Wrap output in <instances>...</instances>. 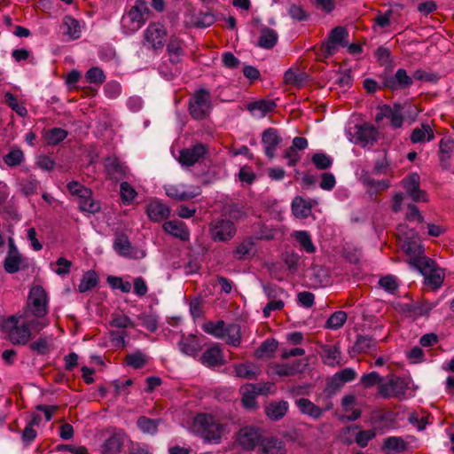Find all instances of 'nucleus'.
Returning a JSON list of instances; mask_svg holds the SVG:
<instances>
[{"label":"nucleus","mask_w":454,"mask_h":454,"mask_svg":"<svg viewBox=\"0 0 454 454\" xmlns=\"http://www.w3.org/2000/svg\"><path fill=\"white\" fill-rule=\"evenodd\" d=\"M192 430L205 442L219 443L225 431V426L208 413H199L193 419Z\"/></svg>","instance_id":"f257e3e1"},{"label":"nucleus","mask_w":454,"mask_h":454,"mask_svg":"<svg viewBox=\"0 0 454 454\" xmlns=\"http://www.w3.org/2000/svg\"><path fill=\"white\" fill-rule=\"evenodd\" d=\"M409 264L418 270L425 278L424 284L436 290L443 283L445 273L439 268L435 262L429 257L411 258Z\"/></svg>","instance_id":"f03ea898"},{"label":"nucleus","mask_w":454,"mask_h":454,"mask_svg":"<svg viewBox=\"0 0 454 454\" xmlns=\"http://www.w3.org/2000/svg\"><path fill=\"white\" fill-rule=\"evenodd\" d=\"M150 11L147 3L136 1L135 4L121 19V27L125 34L130 35L137 31L146 21Z\"/></svg>","instance_id":"7ed1b4c3"},{"label":"nucleus","mask_w":454,"mask_h":454,"mask_svg":"<svg viewBox=\"0 0 454 454\" xmlns=\"http://www.w3.org/2000/svg\"><path fill=\"white\" fill-rule=\"evenodd\" d=\"M190 115L194 120H204L207 118L212 110L211 95L206 89L195 90L191 97L188 105Z\"/></svg>","instance_id":"20e7f679"},{"label":"nucleus","mask_w":454,"mask_h":454,"mask_svg":"<svg viewBox=\"0 0 454 454\" xmlns=\"http://www.w3.org/2000/svg\"><path fill=\"white\" fill-rule=\"evenodd\" d=\"M20 323V317L11 316L3 323V330L8 333V339L13 345H27L31 337V330L25 321Z\"/></svg>","instance_id":"39448f33"},{"label":"nucleus","mask_w":454,"mask_h":454,"mask_svg":"<svg viewBox=\"0 0 454 454\" xmlns=\"http://www.w3.org/2000/svg\"><path fill=\"white\" fill-rule=\"evenodd\" d=\"M238 443L247 450H253L257 446H262L263 451L264 440L262 430L254 426H247L239 429L237 436Z\"/></svg>","instance_id":"423d86ee"},{"label":"nucleus","mask_w":454,"mask_h":454,"mask_svg":"<svg viewBox=\"0 0 454 454\" xmlns=\"http://www.w3.org/2000/svg\"><path fill=\"white\" fill-rule=\"evenodd\" d=\"M167 29L159 22H153L144 31L143 44L153 51L162 50L166 42Z\"/></svg>","instance_id":"0eeeda50"},{"label":"nucleus","mask_w":454,"mask_h":454,"mask_svg":"<svg viewBox=\"0 0 454 454\" xmlns=\"http://www.w3.org/2000/svg\"><path fill=\"white\" fill-rule=\"evenodd\" d=\"M209 232L214 241L226 242L236 234V227L231 220L215 218L209 225Z\"/></svg>","instance_id":"6e6552de"},{"label":"nucleus","mask_w":454,"mask_h":454,"mask_svg":"<svg viewBox=\"0 0 454 454\" xmlns=\"http://www.w3.org/2000/svg\"><path fill=\"white\" fill-rule=\"evenodd\" d=\"M28 306L31 313L36 317H43L47 314V294L41 286L31 288Z\"/></svg>","instance_id":"1a4fd4ad"},{"label":"nucleus","mask_w":454,"mask_h":454,"mask_svg":"<svg viewBox=\"0 0 454 454\" xmlns=\"http://www.w3.org/2000/svg\"><path fill=\"white\" fill-rule=\"evenodd\" d=\"M380 78L382 88L393 91L407 89L412 84V77L409 76L403 68H399L395 75L383 74Z\"/></svg>","instance_id":"9d476101"},{"label":"nucleus","mask_w":454,"mask_h":454,"mask_svg":"<svg viewBox=\"0 0 454 454\" xmlns=\"http://www.w3.org/2000/svg\"><path fill=\"white\" fill-rule=\"evenodd\" d=\"M207 153V147L201 143H198L181 150L178 161L182 166L192 167L203 160Z\"/></svg>","instance_id":"9b49d317"},{"label":"nucleus","mask_w":454,"mask_h":454,"mask_svg":"<svg viewBox=\"0 0 454 454\" xmlns=\"http://www.w3.org/2000/svg\"><path fill=\"white\" fill-rule=\"evenodd\" d=\"M114 251L121 256L132 259L143 258L145 253L132 247L129 238L124 233L117 234L113 244Z\"/></svg>","instance_id":"f8f14e48"},{"label":"nucleus","mask_w":454,"mask_h":454,"mask_svg":"<svg viewBox=\"0 0 454 454\" xmlns=\"http://www.w3.org/2000/svg\"><path fill=\"white\" fill-rule=\"evenodd\" d=\"M126 439L127 434L122 429H114L101 444V454H121Z\"/></svg>","instance_id":"ddd939ff"},{"label":"nucleus","mask_w":454,"mask_h":454,"mask_svg":"<svg viewBox=\"0 0 454 454\" xmlns=\"http://www.w3.org/2000/svg\"><path fill=\"white\" fill-rule=\"evenodd\" d=\"M283 139L278 131L274 128L266 129L262 135V143L264 145L265 155L269 159H273L276 155L277 147L282 143Z\"/></svg>","instance_id":"4468645a"},{"label":"nucleus","mask_w":454,"mask_h":454,"mask_svg":"<svg viewBox=\"0 0 454 454\" xmlns=\"http://www.w3.org/2000/svg\"><path fill=\"white\" fill-rule=\"evenodd\" d=\"M348 35L347 29L344 27H335L329 34L328 41L325 44L326 55H333L336 51V45L340 44L343 47L348 46L346 39Z\"/></svg>","instance_id":"2eb2a0df"},{"label":"nucleus","mask_w":454,"mask_h":454,"mask_svg":"<svg viewBox=\"0 0 454 454\" xmlns=\"http://www.w3.org/2000/svg\"><path fill=\"white\" fill-rule=\"evenodd\" d=\"M356 131L354 137L356 143L366 146L368 145H373L377 141L379 132L372 125L364 123L356 126Z\"/></svg>","instance_id":"dca6fc26"},{"label":"nucleus","mask_w":454,"mask_h":454,"mask_svg":"<svg viewBox=\"0 0 454 454\" xmlns=\"http://www.w3.org/2000/svg\"><path fill=\"white\" fill-rule=\"evenodd\" d=\"M148 218L155 223L167 219L170 215V208L160 200H151L146 207Z\"/></svg>","instance_id":"f3484780"},{"label":"nucleus","mask_w":454,"mask_h":454,"mask_svg":"<svg viewBox=\"0 0 454 454\" xmlns=\"http://www.w3.org/2000/svg\"><path fill=\"white\" fill-rule=\"evenodd\" d=\"M319 354L323 362L329 366L341 364V352L338 345H321Z\"/></svg>","instance_id":"a211bd4d"},{"label":"nucleus","mask_w":454,"mask_h":454,"mask_svg":"<svg viewBox=\"0 0 454 454\" xmlns=\"http://www.w3.org/2000/svg\"><path fill=\"white\" fill-rule=\"evenodd\" d=\"M200 361L207 367H217L224 364L222 350L216 346L206 349L200 356Z\"/></svg>","instance_id":"6ab92c4d"},{"label":"nucleus","mask_w":454,"mask_h":454,"mask_svg":"<svg viewBox=\"0 0 454 454\" xmlns=\"http://www.w3.org/2000/svg\"><path fill=\"white\" fill-rule=\"evenodd\" d=\"M377 347V340L372 336L359 334L348 353L352 356L354 354L367 353L370 350L375 349Z\"/></svg>","instance_id":"aec40b11"},{"label":"nucleus","mask_w":454,"mask_h":454,"mask_svg":"<svg viewBox=\"0 0 454 454\" xmlns=\"http://www.w3.org/2000/svg\"><path fill=\"white\" fill-rule=\"evenodd\" d=\"M104 165L106 171L112 177L121 178L126 176L128 168L116 156L106 157Z\"/></svg>","instance_id":"412c9836"},{"label":"nucleus","mask_w":454,"mask_h":454,"mask_svg":"<svg viewBox=\"0 0 454 454\" xmlns=\"http://www.w3.org/2000/svg\"><path fill=\"white\" fill-rule=\"evenodd\" d=\"M163 229L175 238L186 241L190 238V232L185 223L181 221H168L163 224Z\"/></svg>","instance_id":"4be33fe9"},{"label":"nucleus","mask_w":454,"mask_h":454,"mask_svg":"<svg viewBox=\"0 0 454 454\" xmlns=\"http://www.w3.org/2000/svg\"><path fill=\"white\" fill-rule=\"evenodd\" d=\"M288 407V403L284 400L271 402L265 407V414L270 420L278 421L286 414Z\"/></svg>","instance_id":"5701e85b"},{"label":"nucleus","mask_w":454,"mask_h":454,"mask_svg":"<svg viewBox=\"0 0 454 454\" xmlns=\"http://www.w3.org/2000/svg\"><path fill=\"white\" fill-rule=\"evenodd\" d=\"M182 41L176 36H171L167 44V52L171 64L177 65L182 61L184 49Z\"/></svg>","instance_id":"b1692460"},{"label":"nucleus","mask_w":454,"mask_h":454,"mask_svg":"<svg viewBox=\"0 0 454 454\" xmlns=\"http://www.w3.org/2000/svg\"><path fill=\"white\" fill-rule=\"evenodd\" d=\"M295 403L299 409V411L305 415H308L309 417L318 419L322 417L324 413V410L320 408L319 406L314 404L308 398H300L295 401Z\"/></svg>","instance_id":"393cba45"},{"label":"nucleus","mask_w":454,"mask_h":454,"mask_svg":"<svg viewBox=\"0 0 454 454\" xmlns=\"http://www.w3.org/2000/svg\"><path fill=\"white\" fill-rule=\"evenodd\" d=\"M51 338L40 336L28 344L29 350L37 356H45L51 351Z\"/></svg>","instance_id":"a878e982"},{"label":"nucleus","mask_w":454,"mask_h":454,"mask_svg":"<svg viewBox=\"0 0 454 454\" xmlns=\"http://www.w3.org/2000/svg\"><path fill=\"white\" fill-rule=\"evenodd\" d=\"M403 248L407 254L412 255L411 258L427 257L424 255L425 249L419 237L405 239Z\"/></svg>","instance_id":"bb28decb"},{"label":"nucleus","mask_w":454,"mask_h":454,"mask_svg":"<svg viewBox=\"0 0 454 454\" xmlns=\"http://www.w3.org/2000/svg\"><path fill=\"white\" fill-rule=\"evenodd\" d=\"M180 349L187 356H195L201 350L202 346L198 338L194 335H189L179 342Z\"/></svg>","instance_id":"cd10ccee"},{"label":"nucleus","mask_w":454,"mask_h":454,"mask_svg":"<svg viewBox=\"0 0 454 454\" xmlns=\"http://www.w3.org/2000/svg\"><path fill=\"white\" fill-rule=\"evenodd\" d=\"M278 39V34L274 29L263 27L261 29L257 45L263 49H272L277 44Z\"/></svg>","instance_id":"c85d7f7f"},{"label":"nucleus","mask_w":454,"mask_h":454,"mask_svg":"<svg viewBox=\"0 0 454 454\" xmlns=\"http://www.w3.org/2000/svg\"><path fill=\"white\" fill-rule=\"evenodd\" d=\"M434 138V134L427 123H423L421 128H416L412 130L411 135V141L414 144L422 143L425 141H432Z\"/></svg>","instance_id":"c756f323"},{"label":"nucleus","mask_w":454,"mask_h":454,"mask_svg":"<svg viewBox=\"0 0 454 454\" xmlns=\"http://www.w3.org/2000/svg\"><path fill=\"white\" fill-rule=\"evenodd\" d=\"M404 188L411 199H423L426 196V192L419 189V176L418 174L410 176L404 183Z\"/></svg>","instance_id":"7c9ffc66"},{"label":"nucleus","mask_w":454,"mask_h":454,"mask_svg":"<svg viewBox=\"0 0 454 454\" xmlns=\"http://www.w3.org/2000/svg\"><path fill=\"white\" fill-rule=\"evenodd\" d=\"M278 341L275 339H267L262 342V344L255 349V358L262 360L264 358H270L273 356L274 352L278 348Z\"/></svg>","instance_id":"2f4dec72"},{"label":"nucleus","mask_w":454,"mask_h":454,"mask_svg":"<svg viewBox=\"0 0 454 454\" xmlns=\"http://www.w3.org/2000/svg\"><path fill=\"white\" fill-rule=\"evenodd\" d=\"M233 369L237 377L247 380L256 379L257 366L254 364H238L233 366Z\"/></svg>","instance_id":"473e14b6"},{"label":"nucleus","mask_w":454,"mask_h":454,"mask_svg":"<svg viewBox=\"0 0 454 454\" xmlns=\"http://www.w3.org/2000/svg\"><path fill=\"white\" fill-rule=\"evenodd\" d=\"M364 184L366 185L371 197L380 195L381 191H385L389 187L387 180L376 181L369 176L364 178Z\"/></svg>","instance_id":"72a5a7b5"},{"label":"nucleus","mask_w":454,"mask_h":454,"mask_svg":"<svg viewBox=\"0 0 454 454\" xmlns=\"http://www.w3.org/2000/svg\"><path fill=\"white\" fill-rule=\"evenodd\" d=\"M227 337L226 343L233 347H239L241 340V330L238 324H230L224 328V337Z\"/></svg>","instance_id":"f704fd0d"},{"label":"nucleus","mask_w":454,"mask_h":454,"mask_svg":"<svg viewBox=\"0 0 454 454\" xmlns=\"http://www.w3.org/2000/svg\"><path fill=\"white\" fill-rule=\"evenodd\" d=\"M308 75L298 69H288L284 74V82L288 85L301 86L306 82Z\"/></svg>","instance_id":"c9c22d12"},{"label":"nucleus","mask_w":454,"mask_h":454,"mask_svg":"<svg viewBox=\"0 0 454 454\" xmlns=\"http://www.w3.org/2000/svg\"><path fill=\"white\" fill-rule=\"evenodd\" d=\"M160 421V419H153L145 416H141L137 421V426L144 434L154 435L158 432Z\"/></svg>","instance_id":"e433bc0d"},{"label":"nucleus","mask_w":454,"mask_h":454,"mask_svg":"<svg viewBox=\"0 0 454 454\" xmlns=\"http://www.w3.org/2000/svg\"><path fill=\"white\" fill-rule=\"evenodd\" d=\"M311 200H293L292 211L297 218H306L311 214Z\"/></svg>","instance_id":"4c0bfd02"},{"label":"nucleus","mask_w":454,"mask_h":454,"mask_svg":"<svg viewBox=\"0 0 454 454\" xmlns=\"http://www.w3.org/2000/svg\"><path fill=\"white\" fill-rule=\"evenodd\" d=\"M126 364L134 369L143 368L148 362L147 356L140 350L128 354L124 359Z\"/></svg>","instance_id":"58836bf2"},{"label":"nucleus","mask_w":454,"mask_h":454,"mask_svg":"<svg viewBox=\"0 0 454 454\" xmlns=\"http://www.w3.org/2000/svg\"><path fill=\"white\" fill-rule=\"evenodd\" d=\"M67 131L61 128L50 129L44 134V139L50 145H57L67 137Z\"/></svg>","instance_id":"ea45409f"},{"label":"nucleus","mask_w":454,"mask_h":454,"mask_svg":"<svg viewBox=\"0 0 454 454\" xmlns=\"http://www.w3.org/2000/svg\"><path fill=\"white\" fill-rule=\"evenodd\" d=\"M98 282V277L97 273L94 270H88L83 274L78 290L81 293H86L95 287Z\"/></svg>","instance_id":"a19ab883"},{"label":"nucleus","mask_w":454,"mask_h":454,"mask_svg":"<svg viewBox=\"0 0 454 454\" xmlns=\"http://www.w3.org/2000/svg\"><path fill=\"white\" fill-rule=\"evenodd\" d=\"M67 189L72 196L78 199H91L92 197L91 190L76 181L70 182L67 184Z\"/></svg>","instance_id":"79ce46f5"},{"label":"nucleus","mask_w":454,"mask_h":454,"mask_svg":"<svg viewBox=\"0 0 454 454\" xmlns=\"http://www.w3.org/2000/svg\"><path fill=\"white\" fill-rule=\"evenodd\" d=\"M110 325L115 328L126 329L134 328L135 324L133 321L125 314L121 312H115L111 315Z\"/></svg>","instance_id":"37998d69"},{"label":"nucleus","mask_w":454,"mask_h":454,"mask_svg":"<svg viewBox=\"0 0 454 454\" xmlns=\"http://www.w3.org/2000/svg\"><path fill=\"white\" fill-rule=\"evenodd\" d=\"M202 328L205 333L216 338H224L225 323L223 320H219L217 322L207 321L203 325Z\"/></svg>","instance_id":"c03bdc74"},{"label":"nucleus","mask_w":454,"mask_h":454,"mask_svg":"<svg viewBox=\"0 0 454 454\" xmlns=\"http://www.w3.org/2000/svg\"><path fill=\"white\" fill-rule=\"evenodd\" d=\"M294 236L304 251L309 254H312L316 251V247L308 231H298L294 232Z\"/></svg>","instance_id":"a18cd8bd"},{"label":"nucleus","mask_w":454,"mask_h":454,"mask_svg":"<svg viewBox=\"0 0 454 454\" xmlns=\"http://www.w3.org/2000/svg\"><path fill=\"white\" fill-rule=\"evenodd\" d=\"M223 213L235 220H239L247 215L244 206L239 202L233 201L224 206Z\"/></svg>","instance_id":"49530a36"},{"label":"nucleus","mask_w":454,"mask_h":454,"mask_svg":"<svg viewBox=\"0 0 454 454\" xmlns=\"http://www.w3.org/2000/svg\"><path fill=\"white\" fill-rule=\"evenodd\" d=\"M276 106L277 105L273 100L262 99L249 104L248 110L251 112L258 110L261 116H264L266 114L273 112Z\"/></svg>","instance_id":"de8ad7c7"},{"label":"nucleus","mask_w":454,"mask_h":454,"mask_svg":"<svg viewBox=\"0 0 454 454\" xmlns=\"http://www.w3.org/2000/svg\"><path fill=\"white\" fill-rule=\"evenodd\" d=\"M24 153L20 148H12L10 152L4 156V162L9 167H17L24 160Z\"/></svg>","instance_id":"09e8293b"},{"label":"nucleus","mask_w":454,"mask_h":454,"mask_svg":"<svg viewBox=\"0 0 454 454\" xmlns=\"http://www.w3.org/2000/svg\"><path fill=\"white\" fill-rule=\"evenodd\" d=\"M19 185L22 195L28 197L35 194L39 186V182L35 177L29 176L27 178L21 179Z\"/></svg>","instance_id":"8fccbe9b"},{"label":"nucleus","mask_w":454,"mask_h":454,"mask_svg":"<svg viewBox=\"0 0 454 454\" xmlns=\"http://www.w3.org/2000/svg\"><path fill=\"white\" fill-rule=\"evenodd\" d=\"M4 102L10 106L18 115L26 117L27 110L24 104H19L17 98L11 92H6L4 96Z\"/></svg>","instance_id":"3c124183"},{"label":"nucleus","mask_w":454,"mask_h":454,"mask_svg":"<svg viewBox=\"0 0 454 454\" xmlns=\"http://www.w3.org/2000/svg\"><path fill=\"white\" fill-rule=\"evenodd\" d=\"M24 261L21 254L6 255L4 262V268L7 273L13 274L20 270V264Z\"/></svg>","instance_id":"603ef678"},{"label":"nucleus","mask_w":454,"mask_h":454,"mask_svg":"<svg viewBox=\"0 0 454 454\" xmlns=\"http://www.w3.org/2000/svg\"><path fill=\"white\" fill-rule=\"evenodd\" d=\"M347 317L346 312L341 310L335 311L327 319L325 326L329 329H339L345 324Z\"/></svg>","instance_id":"864d4df0"},{"label":"nucleus","mask_w":454,"mask_h":454,"mask_svg":"<svg viewBox=\"0 0 454 454\" xmlns=\"http://www.w3.org/2000/svg\"><path fill=\"white\" fill-rule=\"evenodd\" d=\"M390 386L393 396L400 398L405 395L407 383L404 379L401 377L391 376Z\"/></svg>","instance_id":"5fc2aeb1"},{"label":"nucleus","mask_w":454,"mask_h":454,"mask_svg":"<svg viewBox=\"0 0 454 454\" xmlns=\"http://www.w3.org/2000/svg\"><path fill=\"white\" fill-rule=\"evenodd\" d=\"M383 448L401 452L406 450L407 445L403 438L397 436H389L384 440Z\"/></svg>","instance_id":"6e6d98bb"},{"label":"nucleus","mask_w":454,"mask_h":454,"mask_svg":"<svg viewBox=\"0 0 454 454\" xmlns=\"http://www.w3.org/2000/svg\"><path fill=\"white\" fill-rule=\"evenodd\" d=\"M262 454H286V452L282 447V442L277 438L270 437L263 444Z\"/></svg>","instance_id":"4d7b16f0"},{"label":"nucleus","mask_w":454,"mask_h":454,"mask_svg":"<svg viewBox=\"0 0 454 454\" xmlns=\"http://www.w3.org/2000/svg\"><path fill=\"white\" fill-rule=\"evenodd\" d=\"M143 326L151 333H153L158 328V317L153 313H142L138 316Z\"/></svg>","instance_id":"13d9d810"},{"label":"nucleus","mask_w":454,"mask_h":454,"mask_svg":"<svg viewBox=\"0 0 454 454\" xmlns=\"http://www.w3.org/2000/svg\"><path fill=\"white\" fill-rule=\"evenodd\" d=\"M64 25L67 27L66 34L72 39H78L81 35L80 24L75 19L67 16L64 19Z\"/></svg>","instance_id":"bf43d9fd"},{"label":"nucleus","mask_w":454,"mask_h":454,"mask_svg":"<svg viewBox=\"0 0 454 454\" xmlns=\"http://www.w3.org/2000/svg\"><path fill=\"white\" fill-rule=\"evenodd\" d=\"M312 163L317 169L325 170L333 164V159L323 153H316L311 159Z\"/></svg>","instance_id":"052dcab7"},{"label":"nucleus","mask_w":454,"mask_h":454,"mask_svg":"<svg viewBox=\"0 0 454 454\" xmlns=\"http://www.w3.org/2000/svg\"><path fill=\"white\" fill-rule=\"evenodd\" d=\"M376 436V429H369V430H360L355 437L356 443L361 447L365 448L368 445V442L375 438Z\"/></svg>","instance_id":"680f3d73"},{"label":"nucleus","mask_w":454,"mask_h":454,"mask_svg":"<svg viewBox=\"0 0 454 454\" xmlns=\"http://www.w3.org/2000/svg\"><path fill=\"white\" fill-rule=\"evenodd\" d=\"M387 118L390 120V123L395 129L402 127L403 122V106L399 104H395L394 106L391 107V113Z\"/></svg>","instance_id":"e2e57ef3"},{"label":"nucleus","mask_w":454,"mask_h":454,"mask_svg":"<svg viewBox=\"0 0 454 454\" xmlns=\"http://www.w3.org/2000/svg\"><path fill=\"white\" fill-rule=\"evenodd\" d=\"M86 80L90 83L102 84L106 81V75L99 67H91L85 74Z\"/></svg>","instance_id":"0e129e2a"},{"label":"nucleus","mask_w":454,"mask_h":454,"mask_svg":"<svg viewBox=\"0 0 454 454\" xmlns=\"http://www.w3.org/2000/svg\"><path fill=\"white\" fill-rule=\"evenodd\" d=\"M405 220L422 223H424V216L416 205L409 203L406 207Z\"/></svg>","instance_id":"69168bd1"},{"label":"nucleus","mask_w":454,"mask_h":454,"mask_svg":"<svg viewBox=\"0 0 454 454\" xmlns=\"http://www.w3.org/2000/svg\"><path fill=\"white\" fill-rule=\"evenodd\" d=\"M405 310L417 317L427 315L431 307L427 303H411L405 305Z\"/></svg>","instance_id":"338daca9"},{"label":"nucleus","mask_w":454,"mask_h":454,"mask_svg":"<svg viewBox=\"0 0 454 454\" xmlns=\"http://www.w3.org/2000/svg\"><path fill=\"white\" fill-rule=\"evenodd\" d=\"M78 208L84 213L95 214L100 210L101 206L99 200H78Z\"/></svg>","instance_id":"774afa93"}]
</instances>
